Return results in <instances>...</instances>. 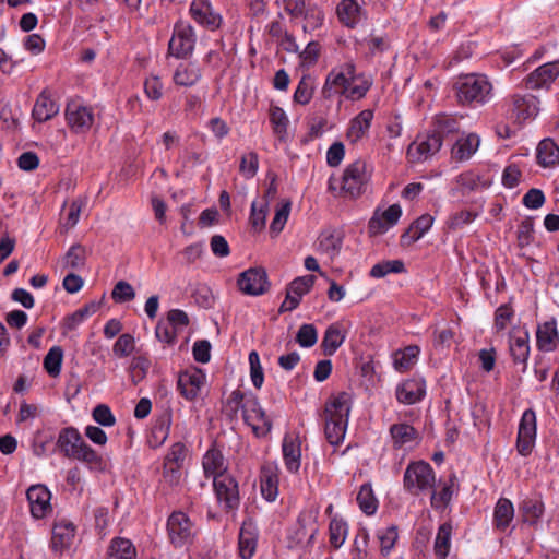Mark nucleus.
I'll return each mask as SVG.
<instances>
[{"label":"nucleus","instance_id":"nucleus-1","mask_svg":"<svg viewBox=\"0 0 559 559\" xmlns=\"http://www.w3.org/2000/svg\"><path fill=\"white\" fill-rule=\"evenodd\" d=\"M352 403V395L347 392L332 395L325 402L323 412L324 435L332 445H338L345 438Z\"/></svg>","mask_w":559,"mask_h":559},{"label":"nucleus","instance_id":"nucleus-2","mask_svg":"<svg viewBox=\"0 0 559 559\" xmlns=\"http://www.w3.org/2000/svg\"><path fill=\"white\" fill-rule=\"evenodd\" d=\"M57 447L66 457L83 462L92 471L104 469L102 455L84 441L74 427H66L60 430Z\"/></svg>","mask_w":559,"mask_h":559},{"label":"nucleus","instance_id":"nucleus-3","mask_svg":"<svg viewBox=\"0 0 559 559\" xmlns=\"http://www.w3.org/2000/svg\"><path fill=\"white\" fill-rule=\"evenodd\" d=\"M457 103L462 106H480L488 103L492 95V85L484 74L461 75L453 84Z\"/></svg>","mask_w":559,"mask_h":559},{"label":"nucleus","instance_id":"nucleus-4","mask_svg":"<svg viewBox=\"0 0 559 559\" xmlns=\"http://www.w3.org/2000/svg\"><path fill=\"white\" fill-rule=\"evenodd\" d=\"M436 473L425 461L411 462L403 476V487L412 496L428 493L435 488Z\"/></svg>","mask_w":559,"mask_h":559},{"label":"nucleus","instance_id":"nucleus-5","mask_svg":"<svg viewBox=\"0 0 559 559\" xmlns=\"http://www.w3.org/2000/svg\"><path fill=\"white\" fill-rule=\"evenodd\" d=\"M356 67L353 62H346L330 71L322 88L324 98H331L334 95H344L348 91L349 83L355 80Z\"/></svg>","mask_w":559,"mask_h":559},{"label":"nucleus","instance_id":"nucleus-6","mask_svg":"<svg viewBox=\"0 0 559 559\" xmlns=\"http://www.w3.org/2000/svg\"><path fill=\"white\" fill-rule=\"evenodd\" d=\"M195 40L194 28L187 22H177L168 44V51L178 59H186L193 52Z\"/></svg>","mask_w":559,"mask_h":559},{"label":"nucleus","instance_id":"nucleus-7","mask_svg":"<svg viewBox=\"0 0 559 559\" xmlns=\"http://www.w3.org/2000/svg\"><path fill=\"white\" fill-rule=\"evenodd\" d=\"M242 418L257 437L266 436L272 429L271 419L266 416L259 399L253 394H249L246 399Z\"/></svg>","mask_w":559,"mask_h":559},{"label":"nucleus","instance_id":"nucleus-8","mask_svg":"<svg viewBox=\"0 0 559 559\" xmlns=\"http://www.w3.org/2000/svg\"><path fill=\"white\" fill-rule=\"evenodd\" d=\"M370 175L365 160L357 159L349 164L342 177V191L350 198L359 197L368 183Z\"/></svg>","mask_w":559,"mask_h":559},{"label":"nucleus","instance_id":"nucleus-9","mask_svg":"<svg viewBox=\"0 0 559 559\" xmlns=\"http://www.w3.org/2000/svg\"><path fill=\"white\" fill-rule=\"evenodd\" d=\"M168 537L176 548L191 544L194 537L193 524L189 516L181 512H173L167 521Z\"/></svg>","mask_w":559,"mask_h":559},{"label":"nucleus","instance_id":"nucleus-10","mask_svg":"<svg viewBox=\"0 0 559 559\" xmlns=\"http://www.w3.org/2000/svg\"><path fill=\"white\" fill-rule=\"evenodd\" d=\"M214 491L218 503L226 511H234L239 508L240 496L237 480L227 475H219L213 480Z\"/></svg>","mask_w":559,"mask_h":559},{"label":"nucleus","instance_id":"nucleus-11","mask_svg":"<svg viewBox=\"0 0 559 559\" xmlns=\"http://www.w3.org/2000/svg\"><path fill=\"white\" fill-rule=\"evenodd\" d=\"M237 285L245 295L260 296L267 292L270 282L263 267H251L239 274Z\"/></svg>","mask_w":559,"mask_h":559},{"label":"nucleus","instance_id":"nucleus-12","mask_svg":"<svg viewBox=\"0 0 559 559\" xmlns=\"http://www.w3.org/2000/svg\"><path fill=\"white\" fill-rule=\"evenodd\" d=\"M536 439V414L526 409L519 424L516 449L522 456L531 454Z\"/></svg>","mask_w":559,"mask_h":559},{"label":"nucleus","instance_id":"nucleus-13","mask_svg":"<svg viewBox=\"0 0 559 559\" xmlns=\"http://www.w3.org/2000/svg\"><path fill=\"white\" fill-rule=\"evenodd\" d=\"M189 12L195 23L209 31H216L222 26L223 17L214 10L210 0H193Z\"/></svg>","mask_w":559,"mask_h":559},{"label":"nucleus","instance_id":"nucleus-14","mask_svg":"<svg viewBox=\"0 0 559 559\" xmlns=\"http://www.w3.org/2000/svg\"><path fill=\"white\" fill-rule=\"evenodd\" d=\"M66 118L69 127L75 133L86 132L94 122L93 110L75 102L67 105Z\"/></svg>","mask_w":559,"mask_h":559},{"label":"nucleus","instance_id":"nucleus-15","mask_svg":"<svg viewBox=\"0 0 559 559\" xmlns=\"http://www.w3.org/2000/svg\"><path fill=\"white\" fill-rule=\"evenodd\" d=\"M31 513L35 519H43L52 508L50 504L51 493L44 485H33L26 491Z\"/></svg>","mask_w":559,"mask_h":559},{"label":"nucleus","instance_id":"nucleus-16","mask_svg":"<svg viewBox=\"0 0 559 559\" xmlns=\"http://www.w3.org/2000/svg\"><path fill=\"white\" fill-rule=\"evenodd\" d=\"M559 75V61L547 62L531 72L524 80L527 90L548 88Z\"/></svg>","mask_w":559,"mask_h":559},{"label":"nucleus","instance_id":"nucleus-17","mask_svg":"<svg viewBox=\"0 0 559 559\" xmlns=\"http://www.w3.org/2000/svg\"><path fill=\"white\" fill-rule=\"evenodd\" d=\"M441 146L442 139L440 134L432 132L424 136H418L416 141L409 145L408 155L414 160H425L439 152Z\"/></svg>","mask_w":559,"mask_h":559},{"label":"nucleus","instance_id":"nucleus-18","mask_svg":"<svg viewBox=\"0 0 559 559\" xmlns=\"http://www.w3.org/2000/svg\"><path fill=\"white\" fill-rule=\"evenodd\" d=\"M402 216V209L399 204L390 205L381 214L376 212L368 223V230L370 235H382L386 233L391 227L397 224Z\"/></svg>","mask_w":559,"mask_h":559},{"label":"nucleus","instance_id":"nucleus-19","mask_svg":"<svg viewBox=\"0 0 559 559\" xmlns=\"http://www.w3.org/2000/svg\"><path fill=\"white\" fill-rule=\"evenodd\" d=\"M538 99L531 94L514 95L512 97L510 114L516 122L522 123L533 119L538 112Z\"/></svg>","mask_w":559,"mask_h":559},{"label":"nucleus","instance_id":"nucleus-20","mask_svg":"<svg viewBox=\"0 0 559 559\" xmlns=\"http://www.w3.org/2000/svg\"><path fill=\"white\" fill-rule=\"evenodd\" d=\"M75 536V526L72 522L60 520L52 528L51 549L55 552H64L72 546Z\"/></svg>","mask_w":559,"mask_h":559},{"label":"nucleus","instance_id":"nucleus-21","mask_svg":"<svg viewBox=\"0 0 559 559\" xmlns=\"http://www.w3.org/2000/svg\"><path fill=\"white\" fill-rule=\"evenodd\" d=\"M204 380L205 376L200 369L183 371L179 374L177 386L185 399L192 401L199 395Z\"/></svg>","mask_w":559,"mask_h":559},{"label":"nucleus","instance_id":"nucleus-22","mask_svg":"<svg viewBox=\"0 0 559 559\" xmlns=\"http://www.w3.org/2000/svg\"><path fill=\"white\" fill-rule=\"evenodd\" d=\"M59 111V105L44 90L37 97L32 110L33 118L38 122H45L53 118Z\"/></svg>","mask_w":559,"mask_h":559},{"label":"nucleus","instance_id":"nucleus-23","mask_svg":"<svg viewBox=\"0 0 559 559\" xmlns=\"http://www.w3.org/2000/svg\"><path fill=\"white\" fill-rule=\"evenodd\" d=\"M202 76V71L198 63L195 62H188V63H180L175 72L173 80L176 85L185 86V87H191L195 85Z\"/></svg>","mask_w":559,"mask_h":559},{"label":"nucleus","instance_id":"nucleus-24","mask_svg":"<svg viewBox=\"0 0 559 559\" xmlns=\"http://www.w3.org/2000/svg\"><path fill=\"white\" fill-rule=\"evenodd\" d=\"M537 346L543 352H551L556 349L559 343V334L555 320L547 321L538 325L536 332Z\"/></svg>","mask_w":559,"mask_h":559},{"label":"nucleus","instance_id":"nucleus-25","mask_svg":"<svg viewBox=\"0 0 559 559\" xmlns=\"http://www.w3.org/2000/svg\"><path fill=\"white\" fill-rule=\"evenodd\" d=\"M202 466L206 477L216 478L219 475H227V465L222 452L215 448L206 451L202 460Z\"/></svg>","mask_w":559,"mask_h":559},{"label":"nucleus","instance_id":"nucleus-26","mask_svg":"<svg viewBox=\"0 0 559 559\" xmlns=\"http://www.w3.org/2000/svg\"><path fill=\"white\" fill-rule=\"evenodd\" d=\"M373 119V111L371 109H365L360 111L349 124L347 130V139L352 143H356L361 140L368 132L371 121Z\"/></svg>","mask_w":559,"mask_h":559},{"label":"nucleus","instance_id":"nucleus-27","mask_svg":"<svg viewBox=\"0 0 559 559\" xmlns=\"http://www.w3.org/2000/svg\"><path fill=\"white\" fill-rule=\"evenodd\" d=\"M390 436L394 449H401L408 443L417 442L419 439L418 431L406 423L393 424L390 427Z\"/></svg>","mask_w":559,"mask_h":559},{"label":"nucleus","instance_id":"nucleus-28","mask_svg":"<svg viewBox=\"0 0 559 559\" xmlns=\"http://www.w3.org/2000/svg\"><path fill=\"white\" fill-rule=\"evenodd\" d=\"M336 13L340 22L350 28H354L361 20V8L356 0H341Z\"/></svg>","mask_w":559,"mask_h":559},{"label":"nucleus","instance_id":"nucleus-29","mask_svg":"<svg viewBox=\"0 0 559 559\" xmlns=\"http://www.w3.org/2000/svg\"><path fill=\"white\" fill-rule=\"evenodd\" d=\"M536 158L544 168L559 165V146L551 139L542 140L537 146Z\"/></svg>","mask_w":559,"mask_h":559},{"label":"nucleus","instance_id":"nucleus-30","mask_svg":"<svg viewBox=\"0 0 559 559\" xmlns=\"http://www.w3.org/2000/svg\"><path fill=\"white\" fill-rule=\"evenodd\" d=\"M424 394L425 389L423 383L416 380H407L396 389L397 401L406 405L419 402Z\"/></svg>","mask_w":559,"mask_h":559},{"label":"nucleus","instance_id":"nucleus-31","mask_svg":"<svg viewBox=\"0 0 559 559\" xmlns=\"http://www.w3.org/2000/svg\"><path fill=\"white\" fill-rule=\"evenodd\" d=\"M283 457L286 468L290 473H297L300 468L301 450L297 439L286 436L282 444Z\"/></svg>","mask_w":559,"mask_h":559},{"label":"nucleus","instance_id":"nucleus-32","mask_svg":"<svg viewBox=\"0 0 559 559\" xmlns=\"http://www.w3.org/2000/svg\"><path fill=\"white\" fill-rule=\"evenodd\" d=\"M509 348L513 361L525 366L530 355L528 333L525 331L512 333Z\"/></svg>","mask_w":559,"mask_h":559},{"label":"nucleus","instance_id":"nucleus-33","mask_svg":"<svg viewBox=\"0 0 559 559\" xmlns=\"http://www.w3.org/2000/svg\"><path fill=\"white\" fill-rule=\"evenodd\" d=\"M346 337V333L342 330L340 323L330 324L321 343L323 352L328 356H332L342 346Z\"/></svg>","mask_w":559,"mask_h":559},{"label":"nucleus","instance_id":"nucleus-34","mask_svg":"<svg viewBox=\"0 0 559 559\" xmlns=\"http://www.w3.org/2000/svg\"><path fill=\"white\" fill-rule=\"evenodd\" d=\"M480 139L475 133L459 139L452 147V156L456 160H466L478 150Z\"/></svg>","mask_w":559,"mask_h":559},{"label":"nucleus","instance_id":"nucleus-35","mask_svg":"<svg viewBox=\"0 0 559 559\" xmlns=\"http://www.w3.org/2000/svg\"><path fill=\"white\" fill-rule=\"evenodd\" d=\"M519 510L525 523L536 525L544 514L545 507L539 498L534 497L525 498L521 502Z\"/></svg>","mask_w":559,"mask_h":559},{"label":"nucleus","instance_id":"nucleus-36","mask_svg":"<svg viewBox=\"0 0 559 559\" xmlns=\"http://www.w3.org/2000/svg\"><path fill=\"white\" fill-rule=\"evenodd\" d=\"M173 416L170 411H165L155 421L150 438V444L154 448L162 445L168 438Z\"/></svg>","mask_w":559,"mask_h":559},{"label":"nucleus","instance_id":"nucleus-37","mask_svg":"<svg viewBox=\"0 0 559 559\" xmlns=\"http://www.w3.org/2000/svg\"><path fill=\"white\" fill-rule=\"evenodd\" d=\"M432 224L433 217L430 214H423L402 235V240L407 243L416 242L431 228Z\"/></svg>","mask_w":559,"mask_h":559},{"label":"nucleus","instance_id":"nucleus-38","mask_svg":"<svg viewBox=\"0 0 559 559\" xmlns=\"http://www.w3.org/2000/svg\"><path fill=\"white\" fill-rule=\"evenodd\" d=\"M239 555L242 559H250L255 552L257 534L251 524L243 523L239 532Z\"/></svg>","mask_w":559,"mask_h":559},{"label":"nucleus","instance_id":"nucleus-39","mask_svg":"<svg viewBox=\"0 0 559 559\" xmlns=\"http://www.w3.org/2000/svg\"><path fill=\"white\" fill-rule=\"evenodd\" d=\"M514 516L513 503L507 498H500L495 507L493 521L498 530H506Z\"/></svg>","mask_w":559,"mask_h":559},{"label":"nucleus","instance_id":"nucleus-40","mask_svg":"<svg viewBox=\"0 0 559 559\" xmlns=\"http://www.w3.org/2000/svg\"><path fill=\"white\" fill-rule=\"evenodd\" d=\"M420 353L417 345H409L404 349H399L393 354V365L399 371H406L416 362Z\"/></svg>","mask_w":559,"mask_h":559},{"label":"nucleus","instance_id":"nucleus-41","mask_svg":"<svg viewBox=\"0 0 559 559\" xmlns=\"http://www.w3.org/2000/svg\"><path fill=\"white\" fill-rule=\"evenodd\" d=\"M135 557L136 550L131 540L117 537L111 542L107 559H135Z\"/></svg>","mask_w":559,"mask_h":559},{"label":"nucleus","instance_id":"nucleus-42","mask_svg":"<svg viewBox=\"0 0 559 559\" xmlns=\"http://www.w3.org/2000/svg\"><path fill=\"white\" fill-rule=\"evenodd\" d=\"M452 525L443 523L439 526L435 539V554L438 559H445L450 551L451 546Z\"/></svg>","mask_w":559,"mask_h":559},{"label":"nucleus","instance_id":"nucleus-43","mask_svg":"<svg viewBox=\"0 0 559 559\" xmlns=\"http://www.w3.org/2000/svg\"><path fill=\"white\" fill-rule=\"evenodd\" d=\"M360 510L367 515H372L378 509V499L374 496L371 484H364L356 498Z\"/></svg>","mask_w":559,"mask_h":559},{"label":"nucleus","instance_id":"nucleus-44","mask_svg":"<svg viewBox=\"0 0 559 559\" xmlns=\"http://www.w3.org/2000/svg\"><path fill=\"white\" fill-rule=\"evenodd\" d=\"M299 528L296 531L297 543H310L318 532L314 519L310 514H301L298 518Z\"/></svg>","mask_w":559,"mask_h":559},{"label":"nucleus","instance_id":"nucleus-45","mask_svg":"<svg viewBox=\"0 0 559 559\" xmlns=\"http://www.w3.org/2000/svg\"><path fill=\"white\" fill-rule=\"evenodd\" d=\"M85 260V248L81 245H73L62 258V264L64 269L78 270L84 266Z\"/></svg>","mask_w":559,"mask_h":559},{"label":"nucleus","instance_id":"nucleus-46","mask_svg":"<svg viewBox=\"0 0 559 559\" xmlns=\"http://www.w3.org/2000/svg\"><path fill=\"white\" fill-rule=\"evenodd\" d=\"M314 91V80L311 75H302L295 93L294 102L300 105H307L311 100Z\"/></svg>","mask_w":559,"mask_h":559},{"label":"nucleus","instance_id":"nucleus-47","mask_svg":"<svg viewBox=\"0 0 559 559\" xmlns=\"http://www.w3.org/2000/svg\"><path fill=\"white\" fill-rule=\"evenodd\" d=\"M405 272V265L402 260H388L374 264L369 275L373 278H382L390 273H403Z\"/></svg>","mask_w":559,"mask_h":559},{"label":"nucleus","instance_id":"nucleus-48","mask_svg":"<svg viewBox=\"0 0 559 559\" xmlns=\"http://www.w3.org/2000/svg\"><path fill=\"white\" fill-rule=\"evenodd\" d=\"M316 277L313 275H306L295 278L289 283L286 293L296 298L299 302L304 295H306L313 286Z\"/></svg>","mask_w":559,"mask_h":559},{"label":"nucleus","instance_id":"nucleus-49","mask_svg":"<svg viewBox=\"0 0 559 559\" xmlns=\"http://www.w3.org/2000/svg\"><path fill=\"white\" fill-rule=\"evenodd\" d=\"M63 350L60 346H53L44 358V368L51 377H57L61 371Z\"/></svg>","mask_w":559,"mask_h":559},{"label":"nucleus","instance_id":"nucleus-50","mask_svg":"<svg viewBox=\"0 0 559 559\" xmlns=\"http://www.w3.org/2000/svg\"><path fill=\"white\" fill-rule=\"evenodd\" d=\"M270 121L272 123L274 133L280 139H283L287 133V127L289 123L285 111L278 106H272L270 109Z\"/></svg>","mask_w":559,"mask_h":559},{"label":"nucleus","instance_id":"nucleus-51","mask_svg":"<svg viewBox=\"0 0 559 559\" xmlns=\"http://www.w3.org/2000/svg\"><path fill=\"white\" fill-rule=\"evenodd\" d=\"M277 484L278 480L275 474L266 471L263 472L261 476L260 488L262 496L267 501H274L276 499L278 493Z\"/></svg>","mask_w":559,"mask_h":559},{"label":"nucleus","instance_id":"nucleus-52","mask_svg":"<svg viewBox=\"0 0 559 559\" xmlns=\"http://www.w3.org/2000/svg\"><path fill=\"white\" fill-rule=\"evenodd\" d=\"M459 128V121L451 116L438 115L435 118L433 132L436 134H440L441 139H443L445 135L456 133Z\"/></svg>","mask_w":559,"mask_h":559},{"label":"nucleus","instance_id":"nucleus-53","mask_svg":"<svg viewBox=\"0 0 559 559\" xmlns=\"http://www.w3.org/2000/svg\"><path fill=\"white\" fill-rule=\"evenodd\" d=\"M330 544L334 548H340L347 536V524L343 520L333 519L329 526Z\"/></svg>","mask_w":559,"mask_h":559},{"label":"nucleus","instance_id":"nucleus-54","mask_svg":"<svg viewBox=\"0 0 559 559\" xmlns=\"http://www.w3.org/2000/svg\"><path fill=\"white\" fill-rule=\"evenodd\" d=\"M98 309L95 302L85 305L84 307L74 311L71 316L66 319V326L68 330H74L80 325L87 317L94 314Z\"/></svg>","mask_w":559,"mask_h":559},{"label":"nucleus","instance_id":"nucleus-55","mask_svg":"<svg viewBox=\"0 0 559 559\" xmlns=\"http://www.w3.org/2000/svg\"><path fill=\"white\" fill-rule=\"evenodd\" d=\"M518 245L521 248L530 246L534 241L533 217H525L521 221L516 233Z\"/></svg>","mask_w":559,"mask_h":559},{"label":"nucleus","instance_id":"nucleus-56","mask_svg":"<svg viewBox=\"0 0 559 559\" xmlns=\"http://www.w3.org/2000/svg\"><path fill=\"white\" fill-rule=\"evenodd\" d=\"M267 206V202L261 204L257 201L252 202L249 221L255 230H262L265 227Z\"/></svg>","mask_w":559,"mask_h":559},{"label":"nucleus","instance_id":"nucleus-57","mask_svg":"<svg viewBox=\"0 0 559 559\" xmlns=\"http://www.w3.org/2000/svg\"><path fill=\"white\" fill-rule=\"evenodd\" d=\"M290 206L292 202L287 200L276 210L275 216L270 226V231L275 236L283 230L290 213Z\"/></svg>","mask_w":559,"mask_h":559},{"label":"nucleus","instance_id":"nucleus-58","mask_svg":"<svg viewBox=\"0 0 559 559\" xmlns=\"http://www.w3.org/2000/svg\"><path fill=\"white\" fill-rule=\"evenodd\" d=\"M318 341V332L313 324H302L296 335V342L301 347H312Z\"/></svg>","mask_w":559,"mask_h":559},{"label":"nucleus","instance_id":"nucleus-59","mask_svg":"<svg viewBox=\"0 0 559 559\" xmlns=\"http://www.w3.org/2000/svg\"><path fill=\"white\" fill-rule=\"evenodd\" d=\"M259 168V157L255 152H250L241 157L239 171L246 178H252L257 175Z\"/></svg>","mask_w":559,"mask_h":559},{"label":"nucleus","instance_id":"nucleus-60","mask_svg":"<svg viewBox=\"0 0 559 559\" xmlns=\"http://www.w3.org/2000/svg\"><path fill=\"white\" fill-rule=\"evenodd\" d=\"M514 317V311L508 304L501 305L495 312V329L501 332L508 328Z\"/></svg>","mask_w":559,"mask_h":559},{"label":"nucleus","instance_id":"nucleus-61","mask_svg":"<svg viewBox=\"0 0 559 559\" xmlns=\"http://www.w3.org/2000/svg\"><path fill=\"white\" fill-rule=\"evenodd\" d=\"M111 297L116 302L131 301L135 298V292L130 283L126 281H119L114 286Z\"/></svg>","mask_w":559,"mask_h":559},{"label":"nucleus","instance_id":"nucleus-62","mask_svg":"<svg viewBox=\"0 0 559 559\" xmlns=\"http://www.w3.org/2000/svg\"><path fill=\"white\" fill-rule=\"evenodd\" d=\"M247 396L248 395L240 390L233 391L225 403L226 414L230 417H234L237 415L239 409L242 411Z\"/></svg>","mask_w":559,"mask_h":559},{"label":"nucleus","instance_id":"nucleus-63","mask_svg":"<svg viewBox=\"0 0 559 559\" xmlns=\"http://www.w3.org/2000/svg\"><path fill=\"white\" fill-rule=\"evenodd\" d=\"M377 535L380 540L382 555H388L397 539V527L392 525L385 530H380Z\"/></svg>","mask_w":559,"mask_h":559},{"label":"nucleus","instance_id":"nucleus-64","mask_svg":"<svg viewBox=\"0 0 559 559\" xmlns=\"http://www.w3.org/2000/svg\"><path fill=\"white\" fill-rule=\"evenodd\" d=\"M134 347H135L134 337L129 333H124L118 337V340L116 341V343L114 345L112 350L116 356L126 357L134 350Z\"/></svg>","mask_w":559,"mask_h":559}]
</instances>
